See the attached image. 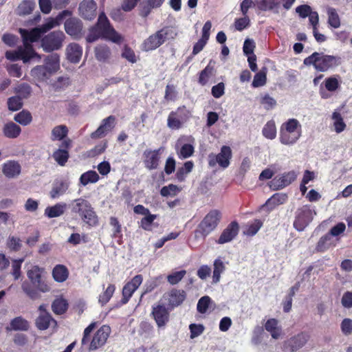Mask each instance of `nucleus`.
<instances>
[{"label":"nucleus","instance_id":"44","mask_svg":"<svg viewBox=\"0 0 352 352\" xmlns=\"http://www.w3.org/2000/svg\"><path fill=\"white\" fill-rule=\"evenodd\" d=\"M53 318L49 313L41 314L36 320V326L39 330H45L49 328Z\"/></svg>","mask_w":352,"mask_h":352},{"label":"nucleus","instance_id":"25","mask_svg":"<svg viewBox=\"0 0 352 352\" xmlns=\"http://www.w3.org/2000/svg\"><path fill=\"white\" fill-rule=\"evenodd\" d=\"M21 172L20 164L14 160H8L2 166V173L8 178H14Z\"/></svg>","mask_w":352,"mask_h":352},{"label":"nucleus","instance_id":"20","mask_svg":"<svg viewBox=\"0 0 352 352\" xmlns=\"http://www.w3.org/2000/svg\"><path fill=\"white\" fill-rule=\"evenodd\" d=\"M116 118L114 116H109L103 119L98 128L90 135L91 139L97 140L104 138L115 126Z\"/></svg>","mask_w":352,"mask_h":352},{"label":"nucleus","instance_id":"35","mask_svg":"<svg viewBox=\"0 0 352 352\" xmlns=\"http://www.w3.org/2000/svg\"><path fill=\"white\" fill-rule=\"evenodd\" d=\"M30 327L28 322L21 316L16 317L12 319L10 326L6 327L7 331H27Z\"/></svg>","mask_w":352,"mask_h":352},{"label":"nucleus","instance_id":"40","mask_svg":"<svg viewBox=\"0 0 352 352\" xmlns=\"http://www.w3.org/2000/svg\"><path fill=\"white\" fill-rule=\"evenodd\" d=\"M68 189V184L64 182L60 181L53 185V187L50 192V197L52 199H56L60 195H63Z\"/></svg>","mask_w":352,"mask_h":352},{"label":"nucleus","instance_id":"56","mask_svg":"<svg viewBox=\"0 0 352 352\" xmlns=\"http://www.w3.org/2000/svg\"><path fill=\"white\" fill-rule=\"evenodd\" d=\"M7 104L8 109L12 111L21 109L23 104L22 99L17 96L9 98Z\"/></svg>","mask_w":352,"mask_h":352},{"label":"nucleus","instance_id":"48","mask_svg":"<svg viewBox=\"0 0 352 352\" xmlns=\"http://www.w3.org/2000/svg\"><path fill=\"white\" fill-rule=\"evenodd\" d=\"M14 120L23 126H27L32 122V116L30 111L23 110L14 116Z\"/></svg>","mask_w":352,"mask_h":352},{"label":"nucleus","instance_id":"18","mask_svg":"<svg viewBox=\"0 0 352 352\" xmlns=\"http://www.w3.org/2000/svg\"><path fill=\"white\" fill-rule=\"evenodd\" d=\"M66 33L74 39H79L82 36L83 23L78 18L72 17L67 19L64 23Z\"/></svg>","mask_w":352,"mask_h":352},{"label":"nucleus","instance_id":"4","mask_svg":"<svg viewBox=\"0 0 352 352\" xmlns=\"http://www.w3.org/2000/svg\"><path fill=\"white\" fill-rule=\"evenodd\" d=\"M96 322H91L85 329L83 332L81 344L85 345L90 342L89 351H95L104 345L111 333L110 327L102 325L94 333L92 340L90 341V334L96 328Z\"/></svg>","mask_w":352,"mask_h":352},{"label":"nucleus","instance_id":"51","mask_svg":"<svg viewBox=\"0 0 352 352\" xmlns=\"http://www.w3.org/2000/svg\"><path fill=\"white\" fill-rule=\"evenodd\" d=\"M339 78L340 76L338 75L327 78L324 80L326 89L331 92L336 91L340 85Z\"/></svg>","mask_w":352,"mask_h":352},{"label":"nucleus","instance_id":"28","mask_svg":"<svg viewBox=\"0 0 352 352\" xmlns=\"http://www.w3.org/2000/svg\"><path fill=\"white\" fill-rule=\"evenodd\" d=\"M52 274L55 281L63 283L68 278L69 272L65 265L58 264L53 268Z\"/></svg>","mask_w":352,"mask_h":352},{"label":"nucleus","instance_id":"14","mask_svg":"<svg viewBox=\"0 0 352 352\" xmlns=\"http://www.w3.org/2000/svg\"><path fill=\"white\" fill-rule=\"evenodd\" d=\"M72 146V140L67 138L61 142L58 148L54 151L52 157L58 165L63 166L67 162L69 158V150Z\"/></svg>","mask_w":352,"mask_h":352},{"label":"nucleus","instance_id":"13","mask_svg":"<svg viewBox=\"0 0 352 352\" xmlns=\"http://www.w3.org/2000/svg\"><path fill=\"white\" fill-rule=\"evenodd\" d=\"M312 219V210L308 206H303L296 211L294 227L298 231H302Z\"/></svg>","mask_w":352,"mask_h":352},{"label":"nucleus","instance_id":"16","mask_svg":"<svg viewBox=\"0 0 352 352\" xmlns=\"http://www.w3.org/2000/svg\"><path fill=\"white\" fill-rule=\"evenodd\" d=\"M143 276L141 274L135 276L130 281L127 282L122 288V304H126L132 297L133 293L142 283Z\"/></svg>","mask_w":352,"mask_h":352},{"label":"nucleus","instance_id":"32","mask_svg":"<svg viewBox=\"0 0 352 352\" xmlns=\"http://www.w3.org/2000/svg\"><path fill=\"white\" fill-rule=\"evenodd\" d=\"M281 3L283 6L286 8L285 0H261L256 2V5L259 10L266 11L277 8Z\"/></svg>","mask_w":352,"mask_h":352},{"label":"nucleus","instance_id":"29","mask_svg":"<svg viewBox=\"0 0 352 352\" xmlns=\"http://www.w3.org/2000/svg\"><path fill=\"white\" fill-rule=\"evenodd\" d=\"M67 208V204L63 202L58 203L53 206H48L45 210V215L49 218L58 217L63 215Z\"/></svg>","mask_w":352,"mask_h":352},{"label":"nucleus","instance_id":"26","mask_svg":"<svg viewBox=\"0 0 352 352\" xmlns=\"http://www.w3.org/2000/svg\"><path fill=\"white\" fill-rule=\"evenodd\" d=\"M67 51V59L73 63H77L80 61L82 54V48L78 43H70L66 49Z\"/></svg>","mask_w":352,"mask_h":352},{"label":"nucleus","instance_id":"22","mask_svg":"<svg viewBox=\"0 0 352 352\" xmlns=\"http://www.w3.org/2000/svg\"><path fill=\"white\" fill-rule=\"evenodd\" d=\"M19 32L21 34L23 43L32 44L41 39L43 34L39 27L27 30L24 28H19Z\"/></svg>","mask_w":352,"mask_h":352},{"label":"nucleus","instance_id":"61","mask_svg":"<svg viewBox=\"0 0 352 352\" xmlns=\"http://www.w3.org/2000/svg\"><path fill=\"white\" fill-rule=\"evenodd\" d=\"M180 189L175 184H169L168 186H163L160 190V194L162 197L175 196L179 192Z\"/></svg>","mask_w":352,"mask_h":352},{"label":"nucleus","instance_id":"21","mask_svg":"<svg viewBox=\"0 0 352 352\" xmlns=\"http://www.w3.org/2000/svg\"><path fill=\"white\" fill-rule=\"evenodd\" d=\"M97 4L94 0H82L78 7L79 15L85 20L91 21L96 16Z\"/></svg>","mask_w":352,"mask_h":352},{"label":"nucleus","instance_id":"54","mask_svg":"<svg viewBox=\"0 0 352 352\" xmlns=\"http://www.w3.org/2000/svg\"><path fill=\"white\" fill-rule=\"evenodd\" d=\"M6 245L10 251L18 252L22 247L21 240L19 237L10 235Z\"/></svg>","mask_w":352,"mask_h":352},{"label":"nucleus","instance_id":"6","mask_svg":"<svg viewBox=\"0 0 352 352\" xmlns=\"http://www.w3.org/2000/svg\"><path fill=\"white\" fill-rule=\"evenodd\" d=\"M221 219V213L218 210H210L198 224L195 229V237L197 239H205L206 237L214 230Z\"/></svg>","mask_w":352,"mask_h":352},{"label":"nucleus","instance_id":"37","mask_svg":"<svg viewBox=\"0 0 352 352\" xmlns=\"http://www.w3.org/2000/svg\"><path fill=\"white\" fill-rule=\"evenodd\" d=\"M35 8L33 0H23L17 7L16 13L19 16H25L32 13Z\"/></svg>","mask_w":352,"mask_h":352},{"label":"nucleus","instance_id":"52","mask_svg":"<svg viewBox=\"0 0 352 352\" xmlns=\"http://www.w3.org/2000/svg\"><path fill=\"white\" fill-rule=\"evenodd\" d=\"M109 224L113 227L112 238H122V226L116 217H111L109 218Z\"/></svg>","mask_w":352,"mask_h":352},{"label":"nucleus","instance_id":"10","mask_svg":"<svg viewBox=\"0 0 352 352\" xmlns=\"http://www.w3.org/2000/svg\"><path fill=\"white\" fill-rule=\"evenodd\" d=\"M170 29L168 27L157 30L146 38L142 44V50L144 52L153 51L163 45L168 39Z\"/></svg>","mask_w":352,"mask_h":352},{"label":"nucleus","instance_id":"7","mask_svg":"<svg viewBox=\"0 0 352 352\" xmlns=\"http://www.w3.org/2000/svg\"><path fill=\"white\" fill-rule=\"evenodd\" d=\"M6 59L11 61L22 60L23 63H28L34 59L40 60L41 56L38 54L32 44L23 43L15 50H8L5 53Z\"/></svg>","mask_w":352,"mask_h":352},{"label":"nucleus","instance_id":"42","mask_svg":"<svg viewBox=\"0 0 352 352\" xmlns=\"http://www.w3.org/2000/svg\"><path fill=\"white\" fill-rule=\"evenodd\" d=\"M21 288L23 291L31 299H36L40 297L38 288L34 285L32 283L25 281L22 283Z\"/></svg>","mask_w":352,"mask_h":352},{"label":"nucleus","instance_id":"36","mask_svg":"<svg viewBox=\"0 0 352 352\" xmlns=\"http://www.w3.org/2000/svg\"><path fill=\"white\" fill-rule=\"evenodd\" d=\"M96 58L100 62L107 61L111 56L110 47L107 45H99L94 49Z\"/></svg>","mask_w":352,"mask_h":352},{"label":"nucleus","instance_id":"30","mask_svg":"<svg viewBox=\"0 0 352 352\" xmlns=\"http://www.w3.org/2000/svg\"><path fill=\"white\" fill-rule=\"evenodd\" d=\"M336 242L333 239V237L329 233L320 237L317 245L316 250L318 252H323L328 249L335 247Z\"/></svg>","mask_w":352,"mask_h":352},{"label":"nucleus","instance_id":"58","mask_svg":"<svg viewBox=\"0 0 352 352\" xmlns=\"http://www.w3.org/2000/svg\"><path fill=\"white\" fill-rule=\"evenodd\" d=\"M332 118L335 120L333 125L336 133H340L342 132L346 128V124L343 121L341 114L338 112H333Z\"/></svg>","mask_w":352,"mask_h":352},{"label":"nucleus","instance_id":"23","mask_svg":"<svg viewBox=\"0 0 352 352\" xmlns=\"http://www.w3.org/2000/svg\"><path fill=\"white\" fill-rule=\"evenodd\" d=\"M239 230V223L236 221H232L221 234L217 243L223 244L231 241L238 234Z\"/></svg>","mask_w":352,"mask_h":352},{"label":"nucleus","instance_id":"19","mask_svg":"<svg viewBox=\"0 0 352 352\" xmlns=\"http://www.w3.org/2000/svg\"><path fill=\"white\" fill-rule=\"evenodd\" d=\"M186 292L183 289L173 288L164 295L170 309L181 305L186 298Z\"/></svg>","mask_w":352,"mask_h":352},{"label":"nucleus","instance_id":"55","mask_svg":"<svg viewBox=\"0 0 352 352\" xmlns=\"http://www.w3.org/2000/svg\"><path fill=\"white\" fill-rule=\"evenodd\" d=\"M328 23L333 28H338L340 26V17L334 8L328 10Z\"/></svg>","mask_w":352,"mask_h":352},{"label":"nucleus","instance_id":"57","mask_svg":"<svg viewBox=\"0 0 352 352\" xmlns=\"http://www.w3.org/2000/svg\"><path fill=\"white\" fill-rule=\"evenodd\" d=\"M186 271L185 270H182L180 271H177L170 274L167 276L166 279L167 281L172 285H176L179 283L183 278L186 276Z\"/></svg>","mask_w":352,"mask_h":352},{"label":"nucleus","instance_id":"49","mask_svg":"<svg viewBox=\"0 0 352 352\" xmlns=\"http://www.w3.org/2000/svg\"><path fill=\"white\" fill-rule=\"evenodd\" d=\"M263 135L267 139L273 140L276 138V129L274 120L268 121L262 130Z\"/></svg>","mask_w":352,"mask_h":352},{"label":"nucleus","instance_id":"9","mask_svg":"<svg viewBox=\"0 0 352 352\" xmlns=\"http://www.w3.org/2000/svg\"><path fill=\"white\" fill-rule=\"evenodd\" d=\"M191 117L190 111L185 105L180 106L172 111L167 118V126L173 130L181 129L184 124Z\"/></svg>","mask_w":352,"mask_h":352},{"label":"nucleus","instance_id":"33","mask_svg":"<svg viewBox=\"0 0 352 352\" xmlns=\"http://www.w3.org/2000/svg\"><path fill=\"white\" fill-rule=\"evenodd\" d=\"M21 132V127L13 122L6 123L3 128L4 136L10 139L16 138L19 136Z\"/></svg>","mask_w":352,"mask_h":352},{"label":"nucleus","instance_id":"2","mask_svg":"<svg viewBox=\"0 0 352 352\" xmlns=\"http://www.w3.org/2000/svg\"><path fill=\"white\" fill-rule=\"evenodd\" d=\"M69 206L71 213L78 216L89 226L96 227L99 224L98 217L88 200L81 197L75 199Z\"/></svg>","mask_w":352,"mask_h":352},{"label":"nucleus","instance_id":"53","mask_svg":"<svg viewBox=\"0 0 352 352\" xmlns=\"http://www.w3.org/2000/svg\"><path fill=\"white\" fill-rule=\"evenodd\" d=\"M286 184V176L278 175L274 177L269 183L270 188L273 190H277L285 187Z\"/></svg>","mask_w":352,"mask_h":352},{"label":"nucleus","instance_id":"45","mask_svg":"<svg viewBox=\"0 0 352 352\" xmlns=\"http://www.w3.org/2000/svg\"><path fill=\"white\" fill-rule=\"evenodd\" d=\"M116 290V286L113 284H109L106 289L99 295L98 302L102 305H105L111 298Z\"/></svg>","mask_w":352,"mask_h":352},{"label":"nucleus","instance_id":"46","mask_svg":"<svg viewBox=\"0 0 352 352\" xmlns=\"http://www.w3.org/2000/svg\"><path fill=\"white\" fill-rule=\"evenodd\" d=\"M100 179L98 174L95 170H88L82 173L80 177V182L83 186L89 183H96Z\"/></svg>","mask_w":352,"mask_h":352},{"label":"nucleus","instance_id":"31","mask_svg":"<svg viewBox=\"0 0 352 352\" xmlns=\"http://www.w3.org/2000/svg\"><path fill=\"white\" fill-rule=\"evenodd\" d=\"M286 201V194L284 193H275L270 198H269L263 207L267 208L268 210H272L276 206L283 204Z\"/></svg>","mask_w":352,"mask_h":352},{"label":"nucleus","instance_id":"1","mask_svg":"<svg viewBox=\"0 0 352 352\" xmlns=\"http://www.w3.org/2000/svg\"><path fill=\"white\" fill-rule=\"evenodd\" d=\"M99 38L111 41L116 44L122 43L124 38L111 25L104 12L100 13L96 23L89 29L86 37L87 43H93Z\"/></svg>","mask_w":352,"mask_h":352},{"label":"nucleus","instance_id":"12","mask_svg":"<svg viewBox=\"0 0 352 352\" xmlns=\"http://www.w3.org/2000/svg\"><path fill=\"white\" fill-rule=\"evenodd\" d=\"M232 157V153L230 147L223 146L219 153L217 155L211 153L209 155L208 164L210 166H214L218 164L220 167L226 168L230 164Z\"/></svg>","mask_w":352,"mask_h":352},{"label":"nucleus","instance_id":"15","mask_svg":"<svg viewBox=\"0 0 352 352\" xmlns=\"http://www.w3.org/2000/svg\"><path fill=\"white\" fill-rule=\"evenodd\" d=\"M42 269L38 265H34L27 272L28 278L30 282L35 285L41 292H47L50 290V287L42 278Z\"/></svg>","mask_w":352,"mask_h":352},{"label":"nucleus","instance_id":"60","mask_svg":"<svg viewBox=\"0 0 352 352\" xmlns=\"http://www.w3.org/2000/svg\"><path fill=\"white\" fill-rule=\"evenodd\" d=\"M211 303V298L208 296L201 297L197 302V309L200 314H205Z\"/></svg>","mask_w":352,"mask_h":352},{"label":"nucleus","instance_id":"38","mask_svg":"<svg viewBox=\"0 0 352 352\" xmlns=\"http://www.w3.org/2000/svg\"><path fill=\"white\" fill-rule=\"evenodd\" d=\"M226 266L220 258L214 261L212 283H217L220 281L221 274L225 271Z\"/></svg>","mask_w":352,"mask_h":352},{"label":"nucleus","instance_id":"50","mask_svg":"<svg viewBox=\"0 0 352 352\" xmlns=\"http://www.w3.org/2000/svg\"><path fill=\"white\" fill-rule=\"evenodd\" d=\"M32 88L28 83H21L14 88V93L21 99L28 98L32 94Z\"/></svg>","mask_w":352,"mask_h":352},{"label":"nucleus","instance_id":"39","mask_svg":"<svg viewBox=\"0 0 352 352\" xmlns=\"http://www.w3.org/2000/svg\"><path fill=\"white\" fill-rule=\"evenodd\" d=\"M52 309L55 314L62 315L67 311L68 302L63 298H56L52 304Z\"/></svg>","mask_w":352,"mask_h":352},{"label":"nucleus","instance_id":"11","mask_svg":"<svg viewBox=\"0 0 352 352\" xmlns=\"http://www.w3.org/2000/svg\"><path fill=\"white\" fill-rule=\"evenodd\" d=\"M169 307L163 303H157L152 306L151 318L155 320L158 329L164 328L170 321Z\"/></svg>","mask_w":352,"mask_h":352},{"label":"nucleus","instance_id":"24","mask_svg":"<svg viewBox=\"0 0 352 352\" xmlns=\"http://www.w3.org/2000/svg\"><path fill=\"white\" fill-rule=\"evenodd\" d=\"M301 125L296 119L287 120V144L295 143L301 135Z\"/></svg>","mask_w":352,"mask_h":352},{"label":"nucleus","instance_id":"63","mask_svg":"<svg viewBox=\"0 0 352 352\" xmlns=\"http://www.w3.org/2000/svg\"><path fill=\"white\" fill-rule=\"evenodd\" d=\"M263 226V221L260 219H254V222L248 226L246 230L244 232L248 236H254Z\"/></svg>","mask_w":352,"mask_h":352},{"label":"nucleus","instance_id":"17","mask_svg":"<svg viewBox=\"0 0 352 352\" xmlns=\"http://www.w3.org/2000/svg\"><path fill=\"white\" fill-rule=\"evenodd\" d=\"M164 148L160 147L157 149H147L143 153L144 166L148 170L157 169L160 165L161 154Z\"/></svg>","mask_w":352,"mask_h":352},{"label":"nucleus","instance_id":"62","mask_svg":"<svg viewBox=\"0 0 352 352\" xmlns=\"http://www.w3.org/2000/svg\"><path fill=\"white\" fill-rule=\"evenodd\" d=\"M157 219L156 214H152L151 213H148V214L145 215L144 217H143L141 219L140 221V226L142 229L147 231L151 230V225L154 220Z\"/></svg>","mask_w":352,"mask_h":352},{"label":"nucleus","instance_id":"5","mask_svg":"<svg viewBox=\"0 0 352 352\" xmlns=\"http://www.w3.org/2000/svg\"><path fill=\"white\" fill-rule=\"evenodd\" d=\"M60 69V58L56 54L47 56L44 65H37L32 69L31 76L40 82L47 81Z\"/></svg>","mask_w":352,"mask_h":352},{"label":"nucleus","instance_id":"41","mask_svg":"<svg viewBox=\"0 0 352 352\" xmlns=\"http://www.w3.org/2000/svg\"><path fill=\"white\" fill-rule=\"evenodd\" d=\"M266 331L270 333L272 337L274 339L279 338L280 335V329L278 327V321L274 318L267 320L265 324Z\"/></svg>","mask_w":352,"mask_h":352},{"label":"nucleus","instance_id":"47","mask_svg":"<svg viewBox=\"0 0 352 352\" xmlns=\"http://www.w3.org/2000/svg\"><path fill=\"white\" fill-rule=\"evenodd\" d=\"M214 72L213 67L208 65L199 73L198 82L202 86L206 85L209 81L210 78L212 76Z\"/></svg>","mask_w":352,"mask_h":352},{"label":"nucleus","instance_id":"43","mask_svg":"<svg viewBox=\"0 0 352 352\" xmlns=\"http://www.w3.org/2000/svg\"><path fill=\"white\" fill-rule=\"evenodd\" d=\"M194 164L192 161L186 162L182 167L178 168L176 173V178L179 182H184L186 175L193 168Z\"/></svg>","mask_w":352,"mask_h":352},{"label":"nucleus","instance_id":"27","mask_svg":"<svg viewBox=\"0 0 352 352\" xmlns=\"http://www.w3.org/2000/svg\"><path fill=\"white\" fill-rule=\"evenodd\" d=\"M309 336L305 333H300L291 338L287 343V346L292 351H295L302 348L308 341Z\"/></svg>","mask_w":352,"mask_h":352},{"label":"nucleus","instance_id":"8","mask_svg":"<svg viewBox=\"0 0 352 352\" xmlns=\"http://www.w3.org/2000/svg\"><path fill=\"white\" fill-rule=\"evenodd\" d=\"M65 35L61 30L50 32L42 36L41 39V47L45 52H52L62 48Z\"/></svg>","mask_w":352,"mask_h":352},{"label":"nucleus","instance_id":"64","mask_svg":"<svg viewBox=\"0 0 352 352\" xmlns=\"http://www.w3.org/2000/svg\"><path fill=\"white\" fill-rule=\"evenodd\" d=\"M121 56L131 63L137 62V58L134 51L127 45H125L123 47Z\"/></svg>","mask_w":352,"mask_h":352},{"label":"nucleus","instance_id":"3","mask_svg":"<svg viewBox=\"0 0 352 352\" xmlns=\"http://www.w3.org/2000/svg\"><path fill=\"white\" fill-rule=\"evenodd\" d=\"M303 64L308 67L313 66L317 72H326L338 66L340 58L323 52H315L304 59Z\"/></svg>","mask_w":352,"mask_h":352},{"label":"nucleus","instance_id":"34","mask_svg":"<svg viewBox=\"0 0 352 352\" xmlns=\"http://www.w3.org/2000/svg\"><path fill=\"white\" fill-rule=\"evenodd\" d=\"M69 133L68 127L66 125L60 124L54 126L51 133V140L52 141H63L66 140L67 138V135Z\"/></svg>","mask_w":352,"mask_h":352},{"label":"nucleus","instance_id":"59","mask_svg":"<svg viewBox=\"0 0 352 352\" xmlns=\"http://www.w3.org/2000/svg\"><path fill=\"white\" fill-rule=\"evenodd\" d=\"M24 261V258L14 259L12 262L11 274L14 276V280H18L21 275V265Z\"/></svg>","mask_w":352,"mask_h":352}]
</instances>
